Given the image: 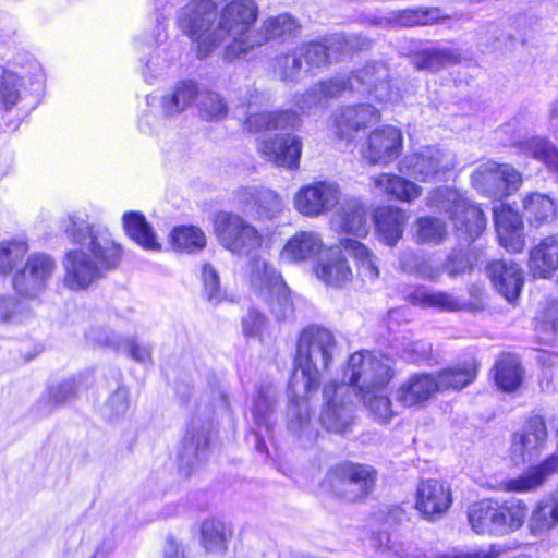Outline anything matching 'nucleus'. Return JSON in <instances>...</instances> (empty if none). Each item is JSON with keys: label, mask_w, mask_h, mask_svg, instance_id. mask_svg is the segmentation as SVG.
<instances>
[{"label": "nucleus", "mask_w": 558, "mask_h": 558, "mask_svg": "<svg viewBox=\"0 0 558 558\" xmlns=\"http://www.w3.org/2000/svg\"><path fill=\"white\" fill-rule=\"evenodd\" d=\"M335 350V337L326 328L312 326L300 335L294 371L288 384L287 427L303 446L313 442L318 435L308 401L317 391L322 372L328 368Z\"/></svg>", "instance_id": "1"}, {"label": "nucleus", "mask_w": 558, "mask_h": 558, "mask_svg": "<svg viewBox=\"0 0 558 558\" xmlns=\"http://www.w3.org/2000/svg\"><path fill=\"white\" fill-rule=\"evenodd\" d=\"M259 14L255 0H229L221 7L220 19L199 60L209 58L228 39L221 58L226 62L246 57L270 39L291 36L299 29V24L289 14H280L263 21L258 28H253Z\"/></svg>", "instance_id": "2"}, {"label": "nucleus", "mask_w": 558, "mask_h": 558, "mask_svg": "<svg viewBox=\"0 0 558 558\" xmlns=\"http://www.w3.org/2000/svg\"><path fill=\"white\" fill-rule=\"evenodd\" d=\"M59 229L80 246L68 251L63 262L68 289H87L121 262L122 247L107 228L89 225L78 214H69L59 220Z\"/></svg>", "instance_id": "3"}, {"label": "nucleus", "mask_w": 558, "mask_h": 558, "mask_svg": "<svg viewBox=\"0 0 558 558\" xmlns=\"http://www.w3.org/2000/svg\"><path fill=\"white\" fill-rule=\"evenodd\" d=\"M393 377L391 361L387 356L368 351L350 355L343 368L341 383L330 381L324 386L322 425L330 432L343 433L352 422L353 399L374 389L387 386Z\"/></svg>", "instance_id": "4"}, {"label": "nucleus", "mask_w": 558, "mask_h": 558, "mask_svg": "<svg viewBox=\"0 0 558 558\" xmlns=\"http://www.w3.org/2000/svg\"><path fill=\"white\" fill-rule=\"evenodd\" d=\"M557 205L547 194L533 192L522 198V216L509 206L494 208V219L500 245L509 253H520L525 245L522 217L539 228L555 220Z\"/></svg>", "instance_id": "5"}, {"label": "nucleus", "mask_w": 558, "mask_h": 558, "mask_svg": "<svg viewBox=\"0 0 558 558\" xmlns=\"http://www.w3.org/2000/svg\"><path fill=\"white\" fill-rule=\"evenodd\" d=\"M389 70L383 62L367 63L353 76H337L327 82H322L311 92L302 95L296 105L302 111L311 110L314 105L323 99L332 98L342 92L357 89L355 84L364 87V92L374 95L379 102H387L393 98L395 92L390 85Z\"/></svg>", "instance_id": "6"}, {"label": "nucleus", "mask_w": 558, "mask_h": 558, "mask_svg": "<svg viewBox=\"0 0 558 558\" xmlns=\"http://www.w3.org/2000/svg\"><path fill=\"white\" fill-rule=\"evenodd\" d=\"M227 2L228 0H190L178 10L177 24L190 38L197 59H201L220 19L221 7Z\"/></svg>", "instance_id": "7"}, {"label": "nucleus", "mask_w": 558, "mask_h": 558, "mask_svg": "<svg viewBox=\"0 0 558 558\" xmlns=\"http://www.w3.org/2000/svg\"><path fill=\"white\" fill-rule=\"evenodd\" d=\"M428 205L449 214L456 229L468 240L480 236L486 228L483 210L458 190L439 187L428 197Z\"/></svg>", "instance_id": "8"}, {"label": "nucleus", "mask_w": 558, "mask_h": 558, "mask_svg": "<svg viewBox=\"0 0 558 558\" xmlns=\"http://www.w3.org/2000/svg\"><path fill=\"white\" fill-rule=\"evenodd\" d=\"M213 226L219 244L233 254L247 255L263 244L262 233L239 214L219 211Z\"/></svg>", "instance_id": "9"}, {"label": "nucleus", "mask_w": 558, "mask_h": 558, "mask_svg": "<svg viewBox=\"0 0 558 558\" xmlns=\"http://www.w3.org/2000/svg\"><path fill=\"white\" fill-rule=\"evenodd\" d=\"M56 269V260L50 255L33 253L13 276V288L21 296L35 299L46 290Z\"/></svg>", "instance_id": "10"}, {"label": "nucleus", "mask_w": 558, "mask_h": 558, "mask_svg": "<svg viewBox=\"0 0 558 558\" xmlns=\"http://www.w3.org/2000/svg\"><path fill=\"white\" fill-rule=\"evenodd\" d=\"M210 432L209 422L191 421L178 453L179 471L183 476H191L209 457Z\"/></svg>", "instance_id": "11"}, {"label": "nucleus", "mask_w": 558, "mask_h": 558, "mask_svg": "<svg viewBox=\"0 0 558 558\" xmlns=\"http://www.w3.org/2000/svg\"><path fill=\"white\" fill-rule=\"evenodd\" d=\"M521 174L509 165L487 161L481 165L472 174L475 189L490 196L510 194L521 184Z\"/></svg>", "instance_id": "12"}, {"label": "nucleus", "mask_w": 558, "mask_h": 558, "mask_svg": "<svg viewBox=\"0 0 558 558\" xmlns=\"http://www.w3.org/2000/svg\"><path fill=\"white\" fill-rule=\"evenodd\" d=\"M238 207L255 220H274L283 210L281 197L264 186H245L235 192Z\"/></svg>", "instance_id": "13"}, {"label": "nucleus", "mask_w": 558, "mask_h": 558, "mask_svg": "<svg viewBox=\"0 0 558 558\" xmlns=\"http://www.w3.org/2000/svg\"><path fill=\"white\" fill-rule=\"evenodd\" d=\"M339 185L330 181H317L299 190L294 198L295 209L307 217H318L331 210L340 201Z\"/></svg>", "instance_id": "14"}, {"label": "nucleus", "mask_w": 558, "mask_h": 558, "mask_svg": "<svg viewBox=\"0 0 558 558\" xmlns=\"http://www.w3.org/2000/svg\"><path fill=\"white\" fill-rule=\"evenodd\" d=\"M547 438L545 422L542 416L534 415L524 424L522 432L513 436L511 459L514 463H526L538 457Z\"/></svg>", "instance_id": "15"}, {"label": "nucleus", "mask_w": 558, "mask_h": 558, "mask_svg": "<svg viewBox=\"0 0 558 558\" xmlns=\"http://www.w3.org/2000/svg\"><path fill=\"white\" fill-rule=\"evenodd\" d=\"M451 490L437 480L421 481L416 488L415 509L429 521L437 520L451 506Z\"/></svg>", "instance_id": "16"}, {"label": "nucleus", "mask_w": 558, "mask_h": 558, "mask_svg": "<svg viewBox=\"0 0 558 558\" xmlns=\"http://www.w3.org/2000/svg\"><path fill=\"white\" fill-rule=\"evenodd\" d=\"M380 119V112L373 106L361 104L347 106L335 113V124L340 136L354 137L373 128Z\"/></svg>", "instance_id": "17"}, {"label": "nucleus", "mask_w": 558, "mask_h": 558, "mask_svg": "<svg viewBox=\"0 0 558 558\" xmlns=\"http://www.w3.org/2000/svg\"><path fill=\"white\" fill-rule=\"evenodd\" d=\"M439 392L435 374L415 373L396 391V400L405 408H421Z\"/></svg>", "instance_id": "18"}, {"label": "nucleus", "mask_w": 558, "mask_h": 558, "mask_svg": "<svg viewBox=\"0 0 558 558\" xmlns=\"http://www.w3.org/2000/svg\"><path fill=\"white\" fill-rule=\"evenodd\" d=\"M336 473L343 485L342 494L349 500L369 494L377 478L376 471L371 465L352 462L342 463Z\"/></svg>", "instance_id": "19"}, {"label": "nucleus", "mask_w": 558, "mask_h": 558, "mask_svg": "<svg viewBox=\"0 0 558 558\" xmlns=\"http://www.w3.org/2000/svg\"><path fill=\"white\" fill-rule=\"evenodd\" d=\"M557 471L558 457L550 456L543 463L530 468L518 477L502 480L498 484V489L507 493H530L541 487Z\"/></svg>", "instance_id": "20"}, {"label": "nucleus", "mask_w": 558, "mask_h": 558, "mask_svg": "<svg viewBox=\"0 0 558 558\" xmlns=\"http://www.w3.org/2000/svg\"><path fill=\"white\" fill-rule=\"evenodd\" d=\"M486 272L495 289L508 301H514L523 286L521 268L512 260H494L486 267Z\"/></svg>", "instance_id": "21"}, {"label": "nucleus", "mask_w": 558, "mask_h": 558, "mask_svg": "<svg viewBox=\"0 0 558 558\" xmlns=\"http://www.w3.org/2000/svg\"><path fill=\"white\" fill-rule=\"evenodd\" d=\"M331 227L340 233L365 236L368 233L366 207L356 198L345 199L333 214Z\"/></svg>", "instance_id": "22"}, {"label": "nucleus", "mask_w": 558, "mask_h": 558, "mask_svg": "<svg viewBox=\"0 0 558 558\" xmlns=\"http://www.w3.org/2000/svg\"><path fill=\"white\" fill-rule=\"evenodd\" d=\"M316 277L328 287L340 289L353 279V271L347 257L339 250H329L315 269Z\"/></svg>", "instance_id": "23"}, {"label": "nucleus", "mask_w": 558, "mask_h": 558, "mask_svg": "<svg viewBox=\"0 0 558 558\" xmlns=\"http://www.w3.org/2000/svg\"><path fill=\"white\" fill-rule=\"evenodd\" d=\"M324 246L319 233L314 231H299L283 245L280 259L289 264H300L317 256Z\"/></svg>", "instance_id": "24"}, {"label": "nucleus", "mask_w": 558, "mask_h": 558, "mask_svg": "<svg viewBox=\"0 0 558 558\" xmlns=\"http://www.w3.org/2000/svg\"><path fill=\"white\" fill-rule=\"evenodd\" d=\"M529 267L534 277L558 279V233L545 236L531 250Z\"/></svg>", "instance_id": "25"}, {"label": "nucleus", "mask_w": 558, "mask_h": 558, "mask_svg": "<svg viewBox=\"0 0 558 558\" xmlns=\"http://www.w3.org/2000/svg\"><path fill=\"white\" fill-rule=\"evenodd\" d=\"M277 402L278 390L271 381H263L256 386L251 408V414L256 426L265 428L266 432L271 430L276 422Z\"/></svg>", "instance_id": "26"}, {"label": "nucleus", "mask_w": 558, "mask_h": 558, "mask_svg": "<svg viewBox=\"0 0 558 558\" xmlns=\"http://www.w3.org/2000/svg\"><path fill=\"white\" fill-rule=\"evenodd\" d=\"M246 275L252 290L262 298L270 291L282 288L281 275L262 256H254L248 260Z\"/></svg>", "instance_id": "27"}, {"label": "nucleus", "mask_w": 558, "mask_h": 558, "mask_svg": "<svg viewBox=\"0 0 558 558\" xmlns=\"http://www.w3.org/2000/svg\"><path fill=\"white\" fill-rule=\"evenodd\" d=\"M439 156V153H437V156H427L423 154L409 155L400 162L399 169L401 172L407 173L416 180L428 181L434 179L440 172H447L453 167V165L449 162L441 165Z\"/></svg>", "instance_id": "28"}, {"label": "nucleus", "mask_w": 558, "mask_h": 558, "mask_svg": "<svg viewBox=\"0 0 558 558\" xmlns=\"http://www.w3.org/2000/svg\"><path fill=\"white\" fill-rule=\"evenodd\" d=\"M126 235L146 251L158 252L161 244L157 241L153 227L140 211H126L122 217Z\"/></svg>", "instance_id": "29"}, {"label": "nucleus", "mask_w": 558, "mask_h": 558, "mask_svg": "<svg viewBox=\"0 0 558 558\" xmlns=\"http://www.w3.org/2000/svg\"><path fill=\"white\" fill-rule=\"evenodd\" d=\"M407 222L404 211L393 207H383L376 211L375 226L380 241L389 246L396 245L403 234Z\"/></svg>", "instance_id": "30"}, {"label": "nucleus", "mask_w": 558, "mask_h": 558, "mask_svg": "<svg viewBox=\"0 0 558 558\" xmlns=\"http://www.w3.org/2000/svg\"><path fill=\"white\" fill-rule=\"evenodd\" d=\"M461 51L453 46H437L422 50L414 59L415 68L430 72H438L462 61Z\"/></svg>", "instance_id": "31"}, {"label": "nucleus", "mask_w": 558, "mask_h": 558, "mask_svg": "<svg viewBox=\"0 0 558 558\" xmlns=\"http://www.w3.org/2000/svg\"><path fill=\"white\" fill-rule=\"evenodd\" d=\"M378 193L402 202H412L422 194V187L396 174L381 173L372 178Z\"/></svg>", "instance_id": "32"}, {"label": "nucleus", "mask_w": 558, "mask_h": 558, "mask_svg": "<svg viewBox=\"0 0 558 558\" xmlns=\"http://www.w3.org/2000/svg\"><path fill=\"white\" fill-rule=\"evenodd\" d=\"M260 154L278 167L296 169L302 151L301 142H260Z\"/></svg>", "instance_id": "33"}, {"label": "nucleus", "mask_w": 558, "mask_h": 558, "mask_svg": "<svg viewBox=\"0 0 558 558\" xmlns=\"http://www.w3.org/2000/svg\"><path fill=\"white\" fill-rule=\"evenodd\" d=\"M341 246L355 259L357 275L363 281L374 283L379 278L378 258L368 247L352 239L342 240Z\"/></svg>", "instance_id": "34"}, {"label": "nucleus", "mask_w": 558, "mask_h": 558, "mask_svg": "<svg viewBox=\"0 0 558 558\" xmlns=\"http://www.w3.org/2000/svg\"><path fill=\"white\" fill-rule=\"evenodd\" d=\"M468 519L477 534H497V500L483 499L470 506Z\"/></svg>", "instance_id": "35"}, {"label": "nucleus", "mask_w": 558, "mask_h": 558, "mask_svg": "<svg viewBox=\"0 0 558 558\" xmlns=\"http://www.w3.org/2000/svg\"><path fill=\"white\" fill-rule=\"evenodd\" d=\"M201 95L197 84L186 80L178 83L172 93L165 95L161 99L163 113L172 117L189 108L196 97Z\"/></svg>", "instance_id": "36"}, {"label": "nucleus", "mask_w": 558, "mask_h": 558, "mask_svg": "<svg viewBox=\"0 0 558 558\" xmlns=\"http://www.w3.org/2000/svg\"><path fill=\"white\" fill-rule=\"evenodd\" d=\"M477 366L474 362L447 367L435 374L439 392L446 390H461L470 385L476 377Z\"/></svg>", "instance_id": "37"}, {"label": "nucleus", "mask_w": 558, "mask_h": 558, "mask_svg": "<svg viewBox=\"0 0 558 558\" xmlns=\"http://www.w3.org/2000/svg\"><path fill=\"white\" fill-rule=\"evenodd\" d=\"M408 301L423 308H437L450 312L461 308V303L452 294L442 291H432L426 287L416 288L409 294Z\"/></svg>", "instance_id": "38"}, {"label": "nucleus", "mask_w": 558, "mask_h": 558, "mask_svg": "<svg viewBox=\"0 0 558 558\" xmlns=\"http://www.w3.org/2000/svg\"><path fill=\"white\" fill-rule=\"evenodd\" d=\"M527 507L519 499H510L502 504L497 501V534H507L520 529L526 518Z\"/></svg>", "instance_id": "39"}, {"label": "nucleus", "mask_w": 558, "mask_h": 558, "mask_svg": "<svg viewBox=\"0 0 558 558\" xmlns=\"http://www.w3.org/2000/svg\"><path fill=\"white\" fill-rule=\"evenodd\" d=\"M558 524V489L541 500L532 513L530 529L532 534L542 535Z\"/></svg>", "instance_id": "40"}, {"label": "nucleus", "mask_w": 558, "mask_h": 558, "mask_svg": "<svg viewBox=\"0 0 558 558\" xmlns=\"http://www.w3.org/2000/svg\"><path fill=\"white\" fill-rule=\"evenodd\" d=\"M231 536V529L220 520L207 519L202 523L201 543L207 551L223 554Z\"/></svg>", "instance_id": "41"}, {"label": "nucleus", "mask_w": 558, "mask_h": 558, "mask_svg": "<svg viewBox=\"0 0 558 558\" xmlns=\"http://www.w3.org/2000/svg\"><path fill=\"white\" fill-rule=\"evenodd\" d=\"M170 242L177 251L194 253L206 246L207 239L204 231L196 226H180L171 231Z\"/></svg>", "instance_id": "42"}, {"label": "nucleus", "mask_w": 558, "mask_h": 558, "mask_svg": "<svg viewBox=\"0 0 558 558\" xmlns=\"http://www.w3.org/2000/svg\"><path fill=\"white\" fill-rule=\"evenodd\" d=\"M522 379L519 362L512 355H505L495 365V381L504 391L515 390Z\"/></svg>", "instance_id": "43"}, {"label": "nucleus", "mask_w": 558, "mask_h": 558, "mask_svg": "<svg viewBox=\"0 0 558 558\" xmlns=\"http://www.w3.org/2000/svg\"><path fill=\"white\" fill-rule=\"evenodd\" d=\"M28 248L27 240L22 235L0 242V275L11 272Z\"/></svg>", "instance_id": "44"}, {"label": "nucleus", "mask_w": 558, "mask_h": 558, "mask_svg": "<svg viewBox=\"0 0 558 558\" xmlns=\"http://www.w3.org/2000/svg\"><path fill=\"white\" fill-rule=\"evenodd\" d=\"M401 148L402 142H365L362 154L369 163L387 165L399 156Z\"/></svg>", "instance_id": "45"}, {"label": "nucleus", "mask_w": 558, "mask_h": 558, "mask_svg": "<svg viewBox=\"0 0 558 558\" xmlns=\"http://www.w3.org/2000/svg\"><path fill=\"white\" fill-rule=\"evenodd\" d=\"M33 318V312L13 295L0 294V324L23 325Z\"/></svg>", "instance_id": "46"}, {"label": "nucleus", "mask_w": 558, "mask_h": 558, "mask_svg": "<svg viewBox=\"0 0 558 558\" xmlns=\"http://www.w3.org/2000/svg\"><path fill=\"white\" fill-rule=\"evenodd\" d=\"M375 418L387 422L392 416L391 401L387 395V386L374 389L371 393L359 396Z\"/></svg>", "instance_id": "47"}, {"label": "nucleus", "mask_w": 558, "mask_h": 558, "mask_svg": "<svg viewBox=\"0 0 558 558\" xmlns=\"http://www.w3.org/2000/svg\"><path fill=\"white\" fill-rule=\"evenodd\" d=\"M447 235L444 221L434 217H423L416 221V239L420 243L439 244Z\"/></svg>", "instance_id": "48"}, {"label": "nucleus", "mask_w": 558, "mask_h": 558, "mask_svg": "<svg viewBox=\"0 0 558 558\" xmlns=\"http://www.w3.org/2000/svg\"><path fill=\"white\" fill-rule=\"evenodd\" d=\"M21 81L13 73H5L0 80V109L10 112L17 108L23 100L21 95Z\"/></svg>", "instance_id": "49"}, {"label": "nucleus", "mask_w": 558, "mask_h": 558, "mask_svg": "<svg viewBox=\"0 0 558 558\" xmlns=\"http://www.w3.org/2000/svg\"><path fill=\"white\" fill-rule=\"evenodd\" d=\"M445 16L438 8H417L399 11L397 21L402 26L427 25Z\"/></svg>", "instance_id": "50"}, {"label": "nucleus", "mask_w": 558, "mask_h": 558, "mask_svg": "<svg viewBox=\"0 0 558 558\" xmlns=\"http://www.w3.org/2000/svg\"><path fill=\"white\" fill-rule=\"evenodd\" d=\"M534 159L542 161L546 167L558 174V150L549 142H518Z\"/></svg>", "instance_id": "51"}, {"label": "nucleus", "mask_w": 558, "mask_h": 558, "mask_svg": "<svg viewBox=\"0 0 558 558\" xmlns=\"http://www.w3.org/2000/svg\"><path fill=\"white\" fill-rule=\"evenodd\" d=\"M263 299L269 304L271 313L280 320L287 319L293 313V304L284 282L281 289L270 291Z\"/></svg>", "instance_id": "52"}, {"label": "nucleus", "mask_w": 558, "mask_h": 558, "mask_svg": "<svg viewBox=\"0 0 558 558\" xmlns=\"http://www.w3.org/2000/svg\"><path fill=\"white\" fill-rule=\"evenodd\" d=\"M371 545L377 550H381L387 558L391 556L398 558H415L410 554V545L398 544L396 542L391 543L390 535L387 532L374 533L371 537Z\"/></svg>", "instance_id": "53"}, {"label": "nucleus", "mask_w": 558, "mask_h": 558, "mask_svg": "<svg viewBox=\"0 0 558 558\" xmlns=\"http://www.w3.org/2000/svg\"><path fill=\"white\" fill-rule=\"evenodd\" d=\"M199 112L207 120H220L226 117L228 107L223 99L214 92H205L198 104Z\"/></svg>", "instance_id": "54"}, {"label": "nucleus", "mask_w": 558, "mask_h": 558, "mask_svg": "<svg viewBox=\"0 0 558 558\" xmlns=\"http://www.w3.org/2000/svg\"><path fill=\"white\" fill-rule=\"evenodd\" d=\"M129 407V392L125 387H119L104 404L102 415L107 420L113 421L125 415Z\"/></svg>", "instance_id": "55"}, {"label": "nucleus", "mask_w": 558, "mask_h": 558, "mask_svg": "<svg viewBox=\"0 0 558 558\" xmlns=\"http://www.w3.org/2000/svg\"><path fill=\"white\" fill-rule=\"evenodd\" d=\"M263 96L257 92L253 90L250 93V97L247 100V117L243 123V128L250 132H262V131H271V125L263 126L264 121L260 117L270 116V112H255V108L259 105Z\"/></svg>", "instance_id": "56"}, {"label": "nucleus", "mask_w": 558, "mask_h": 558, "mask_svg": "<svg viewBox=\"0 0 558 558\" xmlns=\"http://www.w3.org/2000/svg\"><path fill=\"white\" fill-rule=\"evenodd\" d=\"M263 119L265 125H271V129L275 131H292L299 128L300 118L292 110H278L270 112V116L260 117Z\"/></svg>", "instance_id": "57"}, {"label": "nucleus", "mask_w": 558, "mask_h": 558, "mask_svg": "<svg viewBox=\"0 0 558 558\" xmlns=\"http://www.w3.org/2000/svg\"><path fill=\"white\" fill-rule=\"evenodd\" d=\"M86 340L99 347L119 351L122 347L121 337L105 327H90L85 333Z\"/></svg>", "instance_id": "58"}, {"label": "nucleus", "mask_w": 558, "mask_h": 558, "mask_svg": "<svg viewBox=\"0 0 558 558\" xmlns=\"http://www.w3.org/2000/svg\"><path fill=\"white\" fill-rule=\"evenodd\" d=\"M300 56L313 66H322L331 62L330 54L326 48L325 41H312L300 49Z\"/></svg>", "instance_id": "59"}, {"label": "nucleus", "mask_w": 558, "mask_h": 558, "mask_svg": "<svg viewBox=\"0 0 558 558\" xmlns=\"http://www.w3.org/2000/svg\"><path fill=\"white\" fill-rule=\"evenodd\" d=\"M397 341L398 343L396 347H400L402 356L413 363H417L425 359L432 349L430 344L425 341H412L405 338L402 339V341Z\"/></svg>", "instance_id": "60"}, {"label": "nucleus", "mask_w": 558, "mask_h": 558, "mask_svg": "<svg viewBox=\"0 0 558 558\" xmlns=\"http://www.w3.org/2000/svg\"><path fill=\"white\" fill-rule=\"evenodd\" d=\"M536 328L550 335L558 331V301L553 300L547 303L541 316L537 317Z\"/></svg>", "instance_id": "61"}, {"label": "nucleus", "mask_w": 558, "mask_h": 558, "mask_svg": "<svg viewBox=\"0 0 558 558\" xmlns=\"http://www.w3.org/2000/svg\"><path fill=\"white\" fill-rule=\"evenodd\" d=\"M76 393V383L74 379L64 380L58 385L51 386L48 390V401L52 405H61L71 400Z\"/></svg>", "instance_id": "62"}, {"label": "nucleus", "mask_w": 558, "mask_h": 558, "mask_svg": "<svg viewBox=\"0 0 558 558\" xmlns=\"http://www.w3.org/2000/svg\"><path fill=\"white\" fill-rule=\"evenodd\" d=\"M301 57L296 52L279 57L276 71L282 80H292L301 70Z\"/></svg>", "instance_id": "63"}, {"label": "nucleus", "mask_w": 558, "mask_h": 558, "mask_svg": "<svg viewBox=\"0 0 558 558\" xmlns=\"http://www.w3.org/2000/svg\"><path fill=\"white\" fill-rule=\"evenodd\" d=\"M324 41L331 60H338L342 54L351 51L353 48L351 37L343 34H333L326 37Z\"/></svg>", "instance_id": "64"}]
</instances>
